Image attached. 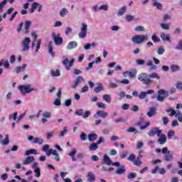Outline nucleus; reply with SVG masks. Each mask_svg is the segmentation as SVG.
<instances>
[{
	"mask_svg": "<svg viewBox=\"0 0 182 182\" xmlns=\"http://www.w3.org/2000/svg\"><path fill=\"white\" fill-rule=\"evenodd\" d=\"M132 41L133 43L136 45H140V43H143V42H146V41H149V36L147 35H136L132 38Z\"/></svg>",
	"mask_w": 182,
	"mask_h": 182,
	"instance_id": "obj_1",
	"label": "nucleus"
},
{
	"mask_svg": "<svg viewBox=\"0 0 182 182\" xmlns=\"http://www.w3.org/2000/svg\"><path fill=\"white\" fill-rule=\"evenodd\" d=\"M138 79L140 82H143L144 85H150L151 83V80L150 79V76L146 73H141L138 75Z\"/></svg>",
	"mask_w": 182,
	"mask_h": 182,
	"instance_id": "obj_2",
	"label": "nucleus"
},
{
	"mask_svg": "<svg viewBox=\"0 0 182 182\" xmlns=\"http://www.w3.org/2000/svg\"><path fill=\"white\" fill-rule=\"evenodd\" d=\"M80 32L78 34L80 39H85L87 36V24L82 23L80 28Z\"/></svg>",
	"mask_w": 182,
	"mask_h": 182,
	"instance_id": "obj_3",
	"label": "nucleus"
},
{
	"mask_svg": "<svg viewBox=\"0 0 182 182\" xmlns=\"http://www.w3.org/2000/svg\"><path fill=\"white\" fill-rule=\"evenodd\" d=\"M21 44L23 47L22 52H26V50H29V49H31V38L28 37L25 38Z\"/></svg>",
	"mask_w": 182,
	"mask_h": 182,
	"instance_id": "obj_4",
	"label": "nucleus"
},
{
	"mask_svg": "<svg viewBox=\"0 0 182 182\" xmlns=\"http://www.w3.org/2000/svg\"><path fill=\"white\" fill-rule=\"evenodd\" d=\"M162 154H165L164 159L166 161H171V160H173V153L170 152L167 147L163 148Z\"/></svg>",
	"mask_w": 182,
	"mask_h": 182,
	"instance_id": "obj_5",
	"label": "nucleus"
},
{
	"mask_svg": "<svg viewBox=\"0 0 182 182\" xmlns=\"http://www.w3.org/2000/svg\"><path fill=\"white\" fill-rule=\"evenodd\" d=\"M18 90L22 95H26V93H31V92H33V90H35L34 88H31V85H20L18 86Z\"/></svg>",
	"mask_w": 182,
	"mask_h": 182,
	"instance_id": "obj_6",
	"label": "nucleus"
},
{
	"mask_svg": "<svg viewBox=\"0 0 182 182\" xmlns=\"http://www.w3.org/2000/svg\"><path fill=\"white\" fill-rule=\"evenodd\" d=\"M52 38L55 45L60 46L62 45V43H63V38L60 37V34H56L55 33H53Z\"/></svg>",
	"mask_w": 182,
	"mask_h": 182,
	"instance_id": "obj_7",
	"label": "nucleus"
},
{
	"mask_svg": "<svg viewBox=\"0 0 182 182\" xmlns=\"http://www.w3.org/2000/svg\"><path fill=\"white\" fill-rule=\"evenodd\" d=\"M161 129H160L159 127H155L149 130L148 132L149 136L150 137H154V135L156 134L159 137H160V134H161Z\"/></svg>",
	"mask_w": 182,
	"mask_h": 182,
	"instance_id": "obj_8",
	"label": "nucleus"
},
{
	"mask_svg": "<svg viewBox=\"0 0 182 182\" xmlns=\"http://www.w3.org/2000/svg\"><path fill=\"white\" fill-rule=\"evenodd\" d=\"M107 112L102 110H99L95 114L94 117L95 119H99V117L106 119V117H107Z\"/></svg>",
	"mask_w": 182,
	"mask_h": 182,
	"instance_id": "obj_9",
	"label": "nucleus"
},
{
	"mask_svg": "<svg viewBox=\"0 0 182 182\" xmlns=\"http://www.w3.org/2000/svg\"><path fill=\"white\" fill-rule=\"evenodd\" d=\"M83 80H85L83 79L82 76H81V75L77 76L76 80L74 82V84L72 86V88L76 89V87H77L78 85H80V83L82 82H83Z\"/></svg>",
	"mask_w": 182,
	"mask_h": 182,
	"instance_id": "obj_10",
	"label": "nucleus"
},
{
	"mask_svg": "<svg viewBox=\"0 0 182 182\" xmlns=\"http://www.w3.org/2000/svg\"><path fill=\"white\" fill-rule=\"evenodd\" d=\"M43 117L44 118H42L41 122L43 124H45V123L48 122V119H50L52 117V113L49 112H45L43 113Z\"/></svg>",
	"mask_w": 182,
	"mask_h": 182,
	"instance_id": "obj_11",
	"label": "nucleus"
},
{
	"mask_svg": "<svg viewBox=\"0 0 182 182\" xmlns=\"http://www.w3.org/2000/svg\"><path fill=\"white\" fill-rule=\"evenodd\" d=\"M153 93H154V90H149L147 92H141L139 95V98L141 100L146 99L147 95H153Z\"/></svg>",
	"mask_w": 182,
	"mask_h": 182,
	"instance_id": "obj_12",
	"label": "nucleus"
},
{
	"mask_svg": "<svg viewBox=\"0 0 182 182\" xmlns=\"http://www.w3.org/2000/svg\"><path fill=\"white\" fill-rule=\"evenodd\" d=\"M33 161H35V158L32 156H28L23 161V164H24V166H28V164H31V163H33Z\"/></svg>",
	"mask_w": 182,
	"mask_h": 182,
	"instance_id": "obj_13",
	"label": "nucleus"
},
{
	"mask_svg": "<svg viewBox=\"0 0 182 182\" xmlns=\"http://www.w3.org/2000/svg\"><path fill=\"white\" fill-rule=\"evenodd\" d=\"M31 36L33 37V42L31 43V49H33L36 46V42H38V34H36V31H32Z\"/></svg>",
	"mask_w": 182,
	"mask_h": 182,
	"instance_id": "obj_14",
	"label": "nucleus"
},
{
	"mask_svg": "<svg viewBox=\"0 0 182 182\" xmlns=\"http://www.w3.org/2000/svg\"><path fill=\"white\" fill-rule=\"evenodd\" d=\"M161 38L164 42H171L170 36L168 34H166V33H161Z\"/></svg>",
	"mask_w": 182,
	"mask_h": 182,
	"instance_id": "obj_15",
	"label": "nucleus"
},
{
	"mask_svg": "<svg viewBox=\"0 0 182 182\" xmlns=\"http://www.w3.org/2000/svg\"><path fill=\"white\" fill-rule=\"evenodd\" d=\"M156 113H157L156 107H151L149 108V112H147L146 116H148V117H153Z\"/></svg>",
	"mask_w": 182,
	"mask_h": 182,
	"instance_id": "obj_16",
	"label": "nucleus"
},
{
	"mask_svg": "<svg viewBox=\"0 0 182 182\" xmlns=\"http://www.w3.org/2000/svg\"><path fill=\"white\" fill-rule=\"evenodd\" d=\"M53 43L52 41H49L48 43V53L51 54L52 58H55V52H53V47L52 46Z\"/></svg>",
	"mask_w": 182,
	"mask_h": 182,
	"instance_id": "obj_17",
	"label": "nucleus"
},
{
	"mask_svg": "<svg viewBox=\"0 0 182 182\" xmlns=\"http://www.w3.org/2000/svg\"><path fill=\"white\" fill-rule=\"evenodd\" d=\"M87 180L89 182L95 181L96 180V176H95V173H93V172H88Z\"/></svg>",
	"mask_w": 182,
	"mask_h": 182,
	"instance_id": "obj_18",
	"label": "nucleus"
},
{
	"mask_svg": "<svg viewBox=\"0 0 182 182\" xmlns=\"http://www.w3.org/2000/svg\"><path fill=\"white\" fill-rule=\"evenodd\" d=\"M103 162L105 163V164H107V166H110L112 165V161L109 157V156H107V154H105L104 155Z\"/></svg>",
	"mask_w": 182,
	"mask_h": 182,
	"instance_id": "obj_19",
	"label": "nucleus"
},
{
	"mask_svg": "<svg viewBox=\"0 0 182 182\" xmlns=\"http://www.w3.org/2000/svg\"><path fill=\"white\" fill-rule=\"evenodd\" d=\"M31 25H32V22L31 21H26L25 22V31L24 33H29V28H31Z\"/></svg>",
	"mask_w": 182,
	"mask_h": 182,
	"instance_id": "obj_20",
	"label": "nucleus"
},
{
	"mask_svg": "<svg viewBox=\"0 0 182 182\" xmlns=\"http://www.w3.org/2000/svg\"><path fill=\"white\" fill-rule=\"evenodd\" d=\"M75 48H77V42L76 41H70L67 46V49H75Z\"/></svg>",
	"mask_w": 182,
	"mask_h": 182,
	"instance_id": "obj_21",
	"label": "nucleus"
},
{
	"mask_svg": "<svg viewBox=\"0 0 182 182\" xmlns=\"http://www.w3.org/2000/svg\"><path fill=\"white\" fill-rule=\"evenodd\" d=\"M31 154H38V150L35 149H31L27 150L25 153V156H31Z\"/></svg>",
	"mask_w": 182,
	"mask_h": 182,
	"instance_id": "obj_22",
	"label": "nucleus"
},
{
	"mask_svg": "<svg viewBox=\"0 0 182 182\" xmlns=\"http://www.w3.org/2000/svg\"><path fill=\"white\" fill-rule=\"evenodd\" d=\"M126 11H127V7H126V6H124L119 10L117 15L119 16H122L123 14L126 13Z\"/></svg>",
	"mask_w": 182,
	"mask_h": 182,
	"instance_id": "obj_23",
	"label": "nucleus"
},
{
	"mask_svg": "<svg viewBox=\"0 0 182 182\" xmlns=\"http://www.w3.org/2000/svg\"><path fill=\"white\" fill-rule=\"evenodd\" d=\"M97 139V135L96 134H89L88 140L89 141H95Z\"/></svg>",
	"mask_w": 182,
	"mask_h": 182,
	"instance_id": "obj_24",
	"label": "nucleus"
},
{
	"mask_svg": "<svg viewBox=\"0 0 182 182\" xmlns=\"http://www.w3.org/2000/svg\"><path fill=\"white\" fill-rule=\"evenodd\" d=\"M166 141H167V138L166 137L165 135H161V136H159V144H165Z\"/></svg>",
	"mask_w": 182,
	"mask_h": 182,
	"instance_id": "obj_25",
	"label": "nucleus"
},
{
	"mask_svg": "<svg viewBox=\"0 0 182 182\" xmlns=\"http://www.w3.org/2000/svg\"><path fill=\"white\" fill-rule=\"evenodd\" d=\"M97 149H99V146L96 143H92L89 146V150L90 151H95V150H97Z\"/></svg>",
	"mask_w": 182,
	"mask_h": 182,
	"instance_id": "obj_26",
	"label": "nucleus"
},
{
	"mask_svg": "<svg viewBox=\"0 0 182 182\" xmlns=\"http://www.w3.org/2000/svg\"><path fill=\"white\" fill-rule=\"evenodd\" d=\"M102 99L107 102V103H110L112 102V97H110V95L109 94L104 95Z\"/></svg>",
	"mask_w": 182,
	"mask_h": 182,
	"instance_id": "obj_27",
	"label": "nucleus"
},
{
	"mask_svg": "<svg viewBox=\"0 0 182 182\" xmlns=\"http://www.w3.org/2000/svg\"><path fill=\"white\" fill-rule=\"evenodd\" d=\"M38 6H39V3L38 2L33 3L31 9L30 10V14H33V12H35V9H36Z\"/></svg>",
	"mask_w": 182,
	"mask_h": 182,
	"instance_id": "obj_28",
	"label": "nucleus"
},
{
	"mask_svg": "<svg viewBox=\"0 0 182 182\" xmlns=\"http://www.w3.org/2000/svg\"><path fill=\"white\" fill-rule=\"evenodd\" d=\"M180 66L176 65V64H173L171 65V72H178V70H180Z\"/></svg>",
	"mask_w": 182,
	"mask_h": 182,
	"instance_id": "obj_29",
	"label": "nucleus"
},
{
	"mask_svg": "<svg viewBox=\"0 0 182 182\" xmlns=\"http://www.w3.org/2000/svg\"><path fill=\"white\" fill-rule=\"evenodd\" d=\"M34 144H43V139L42 138H39V137H36L33 139V142Z\"/></svg>",
	"mask_w": 182,
	"mask_h": 182,
	"instance_id": "obj_30",
	"label": "nucleus"
},
{
	"mask_svg": "<svg viewBox=\"0 0 182 182\" xmlns=\"http://www.w3.org/2000/svg\"><path fill=\"white\" fill-rule=\"evenodd\" d=\"M125 73H127L129 77H134L137 75V70H133L131 72L126 71Z\"/></svg>",
	"mask_w": 182,
	"mask_h": 182,
	"instance_id": "obj_31",
	"label": "nucleus"
},
{
	"mask_svg": "<svg viewBox=\"0 0 182 182\" xmlns=\"http://www.w3.org/2000/svg\"><path fill=\"white\" fill-rule=\"evenodd\" d=\"M137 177V173L135 172H132L128 173L127 178L128 180H133V178H136Z\"/></svg>",
	"mask_w": 182,
	"mask_h": 182,
	"instance_id": "obj_32",
	"label": "nucleus"
},
{
	"mask_svg": "<svg viewBox=\"0 0 182 182\" xmlns=\"http://www.w3.org/2000/svg\"><path fill=\"white\" fill-rule=\"evenodd\" d=\"M166 113H170L171 112V114H169V116L171 117H173V116H176V114L177 113L176 112V110L173 109L172 108L166 109Z\"/></svg>",
	"mask_w": 182,
	"mask_h": 182,
	"instance_id": "obj_33",
	"label": "nucleus"
},
{
	"mask_svg": "<svg viewBox=\"0 0 182 182\" xmlns=\"http://www.w3.org/2000/svg\"><path fill=\"white\" fill-rule=\"evenodd\" d=\"M26 68V64H23L22 67L21 66L16 67V73H20L21 70L23 71L25 70Z\"/></svg>",
	"mask_w": 182,
	"mask_h": 182,
	"instance_id": "obj_34",
	"label": "nucleus"
},
{
	"mask_svg": "<svg viewBox=\"0 0 182 182\" xmlns=\"http://www.w3.org/2000/svg\"><path fill=\"white\" fill-rule=\"evenodd\" d=\"M69 11H68L67 9H63L61 11H60V16L62 18H64V16H66L67 14H68Z\"/></svg>",
	"mask_w": 182,
	"mask_h": 182,
	"instance_id": "obj_35",
	"label": "nucleus"
},
{
	"mask_svg": "<svg viewBox=\"0 0 182 182\" xmlns=\"http://www.w3.org/2000/svg\"><path fill=\"white\" fill-rule=\"evenodd\" d=\"M17 117H18V112H14L13 114H11L9 116V119L10 120H14L15 122L17 121Z\"/></svg>",
	"mask_w": 182,
	"mask_h": 182,
	"instance_id": "obj_36",
	"label": "nucleus"
},
{
	"mask_svg": "<svg viewBox=\"0 0 182 182\" xmlns=\"http://www.w3.org/2000/svg\"><path fill=\"white\" fill-rule=\"evenodd\" d=\"M149 79H160V75L157 73H152L149 75Z\"/></svg>",
	"mask_w": 182,
	"mask_h": 182,
	"instance_id": "obj_37",
	"label": "nucleus"
},
{
	"mask_svg": "<svg viewBox=\"0 0 182 182\" xmlns=\"http://www.w3.org/2000/svg\"><path fill=\"white\" fill-rule=\"evenodd\" d=\"M103 86H102V84H100V85L96 87L95 89H94V92L95 93H100V92H102L103 91Z\"/></svg>",
	"mask_w": 182,
	"mask_h": 182,
	"instance_id": "obj_38",
	"label": "nucleus"
},
{
	"mask_svg": "<svg viewBox=\"0 0 182 182\" xmlns=\"http://www.w3.org/2000/svg\"><path fill=\"white\" fill-rule=\"evenodd\" d=\"M41 45H42V40L41 39H38L37 41V45H36V53H38V52H39V50L41 49Z\"/></svg>",
	"mask_w": 182,
	"mask_h": 182,
	"instance_id": "obj_39",
	"label": "nucleus"
},
{
	"mask_svg": "<svg viewBox=\"0 0 182 182\" xmlns=\"http://www.w3.org/2000/svg\"><path fill=\"white\" fill-rule=\"evenodd\" d=\"M51 76H53V77H58V76H60V71L59 70H52L51 71Z\"/></svg>",
	"mask_w": 182,
	"mask_h": 182,
	"instance_id": "obj_40",
	"label": "nucleus"
},
{
	"mask_svg": "<svg viewBox=\"0 0 182 182\" xmlns=\"http://www.w3.org/2000/svg\"><path fill=\"white\" fill-rule=\"evenodd\" d=\"M154 6H156L157 9H163V4L161 3H159L157 1H153Z\"/></svg>",
	"mask_w": 182,
	"mask_h": 182,
	"instance_id": "obj_41",
	"label": "nucleus"
},
{
	"mask_svg": "<svg viewBox=\"0 0 182 182\" xmlns=\"http://www.w3.org/2000/svg\"><path fill=\"white\" fill-rule=\"evenodd\" d=\"M1 144L4 146H8L9 144V138L8 137V135L6 136V138L1 141Z\"/></svg>",
	"mask_w": 182,
	"mask_h": 182,
	"instance_id": "obj_42",
	"label": "nucleus"
},
{
	"mask_svg": "<svg viewBox=\"0 0 182 182\" xmlns=\"http://www.w3.org/2000/svg\"><path fill=\"white\" fill-rule=\"evenodd\" d=\"M134 31L136 32H144V31H146V29L144 28V26H138L134 28Z\"/></svg>",
	"mask_w": 182,
	"mask_h": 182,
	"instance_id": "obj_43",
	"label": "nucleus"
},
{
	"mask_svg": "<svg viewBox=\"0 0 182 182\" xmlns=\"http://www.w3.org/2000/svg\"><path fill=\"white\" fill-rule=\"evenodd\" d=\"M126 171V169L124 168H119L116 171V174H124V172Z\"/></svg>",
	"mask_w": 182,
	"mask_h": 182,
	"instance_id": "obj_44",
	"label": "nucleus"
},
{
	"mask_svg": "<svg viewBox=\"0 0 182 182\" xmlns=\"http://www.w3.org/2000/svg\"><path fill=\"white\" fill-rule=\"evenodd\" d=\"M75 63V59H71L69 62V65L66 66L67 70H70V68L73 66V64Z\"/></svg>",
	"mask_w": 182,
	"mask_h": 182,
	"instance_id": "obj_45",
	"label": "nucleus"
},
{
	"mask_svg": "<svg viewBox=\"0 0 182 182\" xmlns=\"http://www.w3.org/2000/svg\"><path fill=\"white\" fill-rule=\"evenodd\" d=\"M128 133H139V131L137 129H136V128L133 127H130L128 129H127Z\"/></svg>",
	"mask_w": 182,
	"mask_h": 182,
	"instance_id": "obj_46",
	"label": "nucleus"
},
{
	"mask_svg": "<svg viewBox=\"0 0 182 182\" xmlns=\"http://www.w3.org/2000/svg\"><path fill=\"white\" fill-rule=\"evenodd\" d=\"M34 173L36 174V177H41V168L39 167H36L34 169Z\"/></svg>",
	"mask_w": 182,
	"mask_h": 182,
	"instance_id": "obj_47",
	"label": "nucleus"
},
{
	"mask_svg": "<svg viewBox=\"0 0 182 182\" xmlns=\"http://www.w3.org/2000/svg\"><path fill=\"white\" fill-rule=\"evenodd\" d=\"M146 66H151V69H152V70H155L157 68L156 65H153V61H151V60H149L147 62Z\"/></svg>",
	"mask_w": 182,
	"mask_h": 182,
	"instance_id": "obj_48",
	"label": "nucleus"
},
{
	"mask_svg": "<svg viewBox=\"0 0 182 182\" xmlns=\"http://www.w3.org/2000/svg\"><path fill=\"white\" fill-rule=\"evenodd\" d=\"M161 27L162 28V29H164L165 31H168V29H170V26L164 23L161 24Z\"/></svg>",
	"mask_w": 182,
	"mask_h": 182,
	"instance_id": "obj_49",
	"label": "nucleus"
},
{
	"mask_svg": "<svg viewBox=\"0 0 182 182\" xmlns=\"http://www.w3.org/2000/svg\"><path fill=\"white\" fill-rule=\"evenodd\" d=\"M164 52H165L164 47L160 46L158 48L157 53H159V55H163Z\"/></svg>",
	"mask_w": 182,
	"mask_h": 182,
	"instance_id": "obj_50",
	"label": "nucleus"
},
{
	"mask_svg": "<svg viewBox=\"0 0 182 182\" xmlns=\"http://www.w3.org/2000/svg\"><path fill=\"white\" fill-rule=\"evenodd\" d=\"M125 19L127 22H132V21H133V19H134V16H133L132 15H127L125 16Z\"/></svg>",
	"mask_w": 182,
	"mask_h": 182,
	"instance_id": "obj_51",
	"label": "nucleus"
},
{
	"mask_svg": "<svg viewBox=\"0 0 182 182\" xmlns=\"http://www.w3.org/2000/svg\"><path fill=\"white\" fill-rule=\"evenodd\" d=\"M8 4V0H4L0 3V11H2L4 9V6Z\"/></svg>",
	"mask_w": 182,
	"mask_h": 182,
	"instance_id": "obj_52",
	"label": "nucleus"
},
{
	"mask_svg": "<svg viewBox=\"0 0 182 182\" xmlns=\"http://www.w3.org/2000/svg\"><path fill=\"white\" fill-rule=\"evenodd\" d=\"M97 106L100 109H106V105L102 102L97 103Z\"/></svg>",
	"mask_w": 182,
	"mask_h": 182,
	"instance_id": "obj_53",
	"label": "nucleus"
},
{
	"mask_svg": "<svg viewBox=\"0 0 182 182\" xmlns=\"http://www.w3.org/2000/svg\"><path fill=\"white\" fill-rule=\"evenodd\" d=\"M149 126H150V122H146L145 123V125H142L140 127V130H144V129H147V127H149Z\"/></svg>",
	"mask_w": 182,
	"mask_h": 182,
	"instance_id": "obj_54",
	"label": "nucleus"
},
{
	"mask_svg": "<svg viewBox=\"0 0 182 182\" xmlns=\"http://www.w3.org/2000/svg\"><path fill=\"white\" fill-rule=\"evenodd\" d=\"M122 110H129L130 109V105L124 103L122 106Z\"/></svg>",
	"mask_w": 182,
	"mask_h": 182,
	"instance_id": "obj_55",
	"label": "nucleus"
},
{
	"mask_svg": "<svg viewBox=\"0 0 182 182\" xmlns=\"http://www.w3.org/2000/svg\"><path fill=\"white\" fill-rule=\"evenodd\" d=\"M76 116H83V109H79L75 111Z\"/></svg>",
	"mask_w": 182,
	"mask_h": 182,
	"instance_id": "obj_56",
	"label": "nucleus"
},
{
	"mask_svg": "<svg viewBox=\"0 0 182 182\" xmlns=\"http://www.w3.org/2000/svg\"><path fill=\"white\" fill-rule=\"evenodd\" d=\"M86 92H89V86H87V85H85L81 89V93H86Z\"/></svg>",
	"mask_w": 182,
	"mask_h": 182,
	"instance_id": "obj_57",
	"label": "nucleus"
},
{
	"mask_svg": "<svg viewBox=\"0 0 182 182\" xmlns=\"http://www.w3.org/2000/svg\"><path fill=\"white\" fill-rule=\"evenodd\" d=\"M65 133H68V128L67 127H65L64 129L60 132V133L59 134V136L60 137H63V136H65Z\"/></svg>",
	"mask_w": 182,
	"mask_h": 182,
	"instance_id": "obj_58",
	"label": "nucleus"
},
{
	"mask_svg": "<svg viewBox=\"0 0 182 182\" xmlns=\"http://www.w3.org/2000/svg\"><path fill=\"white\" fill-rule=\"evenodd\" d=\"M64 105L67 107H69V106H70L72 105V100H70V99L66 100Z\"/></svg>",
	"mask_w": 182,
	"mask_h": 182,
	"instance_id": "obj_59",
	"label": "nucleus"
},
{
	"mask_svg": "<svg viewBox=\"0 0 182 182\" xmlns=\"http://www.w3.org/2000/svg\"><path fill=\"white\" fill-rule=\"evenodd\" d=\"M99 9L102 10V11H107L109 9L107 5L106 4H102L100 6Z\"/></svg>",
	"mask_w": 182,
	"mask_h": 182,
	"instance_id": "obj_60",
	"label": "nucleus"
},
{
	"mask_svg": "<svg viewBox=\"0 0 182 182\" xmlns=\"http://www.w3.org/2000/svg\"><path fill=\"white\" fill-rule=\"evenodd\" d=\"M136 63H137V65H144L146 63V60H141V59H138V60H136Z\"/></svg>",
	"mask_w": 182,
	"mask_h": 182,
	"instance_id": "obj_61",
	"label": "nucleus"
},
{
	"mask_svg": "<svg viewBox=\"0 0 182 182\" xmlns=\"http://www.w3.org/2000/svg\"><path fill=\"white\" fill-rule=\"evenodd\" d=\"M176 89L178 90H182V82H178L176 83Z\"/></svg>",
	"mask_w": 182,
	"mask_h": 182,
	"instance_id": "obj_62",
	"label": "nucleus"
},
{
	"mask_svg": "<svg viewBox=\"0 0 182 182\" xmlns=\"http://www.w3.org/2000/svg\"><path fill=\"white\" fill-rule=\"evenodd\" d=\"M177 50H182V41L178 42V46L175 48Z\"/></svg>",
	"mask_w": 182,
	"mask_h": 182,
	"instance_id": "obj_63",
	"label": "nucleus"
},
{
	"mask_svg": "<svg viewBox=\"0 0 182 182\" xmlns=\"http://www.w3.org/2000/svg\"><path fill=\"white\" fill-rule=\"evenodd\" d=\"M80 139L82 140V141H85V140H86V134L85 132L81 133Z\"/></svg>",
	"mask_w": 182,
	"mask_h": 182,
	"instance_id": "obj_64",
	"label": "nucleus"
}]
</instances>
